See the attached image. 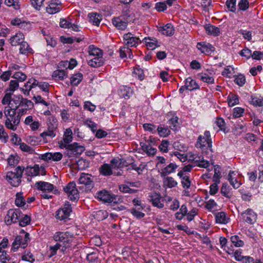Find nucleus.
<instances>
[{
	"label": "nucleus",
	"instance_id": "f257e3e1",
	"mask_svg": "<svg viewBox=\"0 0 263 263\" xmlns=\"http://www.w3.org/2000/svg\"><path fill=\"white\" fill-rule=\"evenodd\" d=\"M5 116L6 117L5 121L6 127L12 130H15L20 122V114L16 115V109L5 107Z\"/></svg>",
	"mask_w": 263,
	"mask_h": 263
},
{
	"label": "nucleus",
	"instance_id": "f03ea898",
	"mask_svg": "<svg viewBox=\"0 0 263 263\" xmlns=\"http://www.w3.org/2000/svg\"><path fill=\"white\" fill-rule=\"evenodd\" d=\"M24 167L18 166L15 169V172H8L6 175V179L13 186H18L21 182L22 174Z\"/></svg>",
	"mask_w": 263,
	"mask_h": 263
},
{
	"label": "nucleus",
	"instance_id": "7ed1b4c3",
	"mask_svg": "<svg viewBox=\"0 0 263 263\" xmlns=\"http://www.w3.org/2000/svg\"><path fill=\"white\" fill-rule=\"evenodd\" d=\"M47 130L40 134V137L43 139L46 137H54L56 136L55 130L58 126L57 119L53 116H50L48 118L47 123Z\"/></svg>",
	"mask_w": 263,
	"mask_h": 263
},
{
	"label": "nucleus",
	"instance_id": "20e7f679",
	"mask_svg": "<svg viewBox=\"0 0 263 263\" xmlns=\"http://www.w3.org/2000/svg\"><path fill=\"white\" fill-rule=\"evenodd\" d=\"M196 146L197 148H200L203 149L204 148H208L211 153L213 152L212 149V142L209 131H205L204 133V135H200L198 137Z\"/></svg>",
	"mask_w": 263,
	"mask_h": 263
},
{
	"label": "nucleus",
	"instance_id": "39448f33",
	"mask_svg": "<svg viewBox=\"0 0 263 263\" xmlns=\"http://www.w3.org/2000/svg\"><path fill=\"white\" fill-rule=\"evenodd\" d=\"M62 146L65 148V154L68 157H72L81 155L85 150L84 146L79 145L76 142L70 144H63Z\"/></svg>",
	"mask_w": 263,
	"mask_h": 263
},
{
	"label": "nucleus",
	"instance_id": "423d86ee",
	"mask_svg": "<svg viewBox=\"0 0 263 263\" xmlns=\"http://www.w3.org/2000/svg\"><path fill=\"white\" fill-rule=\"evenodd\" d=\"M29 240V234L25 233L23 237L21 235L17 236L12 243V250L15 252L20 247L25 249L27 246V242Z\"/></svg>",
	"mask_w": 263,
	"mask_h": 263
},
{
	"label": "nucleus",
	"instance_id": "0eeeda50",
	"mask_svg": "<svg viewBox=\"0 0 263 263\" xmlns=\"http://www.w3.org/2000/svg\"><path fill=\"white\" fill-rule=\"evenodd\" d=\"M22 214L18 209L9 210L5 218V221L7 225H10L12 223L17 222Z\"/></svg>",
	"mask_w": 263,
	"mask_h": 263
},
{
	"label": "nucleus",
	"instance_id": "6e6552de",
	"mask_svg": "<svg viewBox=\"0 0 263 263\" xmlns=\"http://www.w3.org/2000/svg\"><path fill=\"white\" fill-rule=\"evenodd\" d=\"M64 190L70 200H76L79 199V192L76 187V184L74 182H69L64 188Z\"/></svg>",
	"mask_w": 263,
	"mask_h": 263
},
{
	"label": "nucleus",
	"instance_id": "1a4fd4ad",
	"mask_svg": "<svg viewBox=\"0 0 263 263\" xmlns=\"http://www.w3.org/2000/svg\"><path fill=\"white\" fill-rule=\"evenodd\" d=\"M190 160L199 167L207 168L210 165L209 161L205 160L201 155H192L190 156Z\"/></svg>",
	"mask_w": 263,
	"mask_h": 263
},
{
	"label": "nucleus",
	"instance_id": "9d476101",
	"mask_svg": "<svg viewBox=\"0 0 263 263\" xmlns=\"http://www.w3.org/2000/svg\"><path fill=\"white\" fill-rule=\"evenodd\" d=\"M73 238V235L70 234L69 232H58L53 236V239L56 241L63 242L65 245L69 243Z\"/></svg>",
	"mask_w": 263,
	"mask_h": 263
},
{
	"label": "nucleus",
	"instance_id": "9b49d317",
	"mask_svg": "<svg viewBox=\"0 0 263 263\" xmlns=\"http://www.w3.org/2000/svg\"><path fill=\"white\" fill-rule=\"evenodd\" d=\"M123 39L125 41V43L127 46V47L128 48L136 47L141 42V40L140 37L135 36L134 34L130 32L125 34L124 35Z\"/></svg>",
	"mask_w": 263,
	"mask_h": 263
},
{
	"label": "nucleus",
	"instance_id": "f8f14e48",
	"mask_svg": "<svg viewBox=\"0 0 263 263\" xmlns=\"http://www.w3.org/2000/svg\"><path fill=\"white\" fill-rule=\"evenodd\" d=\"M97 198L104 202H116V196L106 190H102L97 193Z\"/></svg>",
	"mask_w": 263,
	"mask_h": 263
},
{
	"label": "nucleus",
	"instance_id": "ddd939ff",
	"mask_svg": "<svg viewBox=\"0 0 263 263\" xmlns=\"http://www.w3.org/2000/svg\"><path fill=\"white\" fill-rule=\"evenodd\" d=\"M244 221L249 224H253L257 220V215L252 209H248L241 214Z\"/></svg>",
	"mask_w": 263,
	"mask_h": 263
},
{
	"label": "nucleus",
	"instance_id": "4468645a",
	"mask_svg": "<svg viewBox=\"0 0 263 263\" xmlns=\"http://www.w3.org/2000/svg\"><path fill=\"white\" fill-rule=\"evenodd\" d=\"M128 20L124 15L114 17L112 19V23L119 30H125L128 25Z\"/></svg>",
	"mask_w": 263,
	"mask_h": 263
},
{
	"label": "nucleus",
	"instance_id": "2eb2a0df",
	"mask_svg": "<svg viewBox=\"0 0 263 263\" xmlns=\"http://www.w3.org/2000/svg\"><path fill=\"white\" fill-rule=\"evenodd\" d=\"M162 197L160 193L156 192L150 193L148 195V200L152 205L159 209H162L164 207L163 203L161 202Z\"/></svg>",
	"mask_w": 263,
	"mask_h": 263
},
{
	"label": "nucleus",
	"instance_id": "dca6fc26",
	"mask_svg": "<svg viewBox=\"0 0 263 263\" xmlns=\"http://www.w3.org/2000/svg\"><path fill=\"white\" fill-rule=\"evenodd\" d=\"M61 3L58 0L50 1L48 6L46 8V11L49 14H54L61 10Z\"/></svg>",
	"mask_w": 263,
	"mask_h": 263
},
{
	"label": "nucleus",
	"instance_id": "f3484780",
	"mask_svg": "<svg viewBox=\"0 0 263 263\" xmlns=\"http://www.w3.org/2000/svg\"><path fill=\"white\" fill-rule=\"evenodd\" d=\"M228 179L231 185L234 189H238L242 184L241 181L236 177V173L234 171H230L229 173Z\"/></svg>",
	"mask_w": 263,
	"mask_h": 263
},
{
	"label": "nucleus",
	"instance_id": "a211bd4d",
	"mask_svg": "<svg viewBox=\"0 0 263 263\" xmlns=\"http://www.w3.org/2000/svg\"><path fill=\"white\" fill-rule=\"evenodd\" d=\"M197 48L202 53L206 54H210L214 51V47L211 44L209 43L206 44L205 42L198 43Z\"/></svg>",
	"mask_w": 263,
	"mask_h": 263
},
{
	"label": "nucleus",
	"instance_id": "6ab92c4d",
	"mask_svg": "<svg viewBox=\"0 0 263 263\" xmlns=\"http://www.w3.org/2000/svg\"><path fill=\"white\" fill-rule=\"evenodd\" d=\"M215 221L217 223L225 224L230 221V218L224 212H219L215 214Z\"/></svg>",
	"mask_w": 263,
	"mask_h": 263
},
{
	"label": "nucleus",
	"instance_id": "aec40b11",
	"mask_svg": "<svg viewBox=\"0 0 263 263\" xmlns=\"http://www.w3.org/2000/svg\"><path fill=\"white\" fill-rule=\"evenodd\" d=\"M24 40L25 37L23 33L18 32L10 39V43L12 46H15L22 43Z\"/></svg>",
	"mask_w": 263,
	"mask_h": 263
},
{
	"label": "nucleus",
	"instance_id": "412c9836",
	"mask_svg": "<svg viewBox=\"0 0 263 263\" xmlns=\"http://www.w3.org/2000/svg\"><path fill=\"white\" fill-rule=\"evenodd\" d=\"M25 124L29 125L32 130H36L40 126V123L38 121H34L32 116L27 117L25 120Z\"/></svg>",
	"mask_w": 263,
	"mask_h": 263
},
{
	"label": "nucleus",
	"instance_id": "4be33fe9",
	"mask_svg": "<svg viewBox=\"0 0 263 263\" xmlns=\"http://www.w3.org/2000/svg\"><path fill=\"white\" fill-rule=\"evenodd\" d=\"M178 166L173 163H171L164 168L161 170L160 175L162 177H165L172 173L175 172Z\"/></svg>",
	"mask_w": 263,
	"mask_h": 263
},
{
	"label": "nucleus",
	"instance_id": "5701e85b",
	"mask_svg": "<svg viewBox=\"0 0 263 263\" xmlns=\"http://www.w3.org/2000/svg\"><path fill=\"white\" fill-rule=\"evenodd\" d=\"M185 88L186 90L192 91L199 88V86L196 81L191 77L186 78L185 80Z\"/></svg>",
	"mask_w": 263,
	"mask_h": 263
},
{
	"label": "nucleus",
	"instance_id": "b1692460",
	"mask_svg": "<svg viewBox=\"0 0 263 263\" xmlns=\"http://www.w3.org/2000/svg\"><path fill=\"white\" fill-rule=\"evenodd\" d=\"M38 189L43 192H51L53 189V184L46 182H37L35 184Z\"/></svg>",
	"mask_w": 263,
	"mask_h": 263
},
{
	"label": "nucleus",
	"instance_id": "393cba45",
	"mask_svg": "<svg viewBox=\"0 0 263 263\" xmlns=\"http://www.w3.org/2000/svg\"><path fill=\"white\" fill-rule=\"evenodd\" d=\"M159 31L162 34L167 36H171L174 33V29L171 24H167L163 27H159Z\"/></svg>",
	"mask_w": 263,
	"mask_h": 263
},
{
	"label": "nucleus",
	"instance_id": "a878e982",
	"mask_svg": "<svg viewBox=\"0 0 263 263\" xmlns=\"http://www.w3.org/2000/svg\"><path fill=\"white\" fill-rule=\"evenodd\" d=\"M52 77L55 80H63L68 77V74L66 70L58 69L53 72Z\"/></svg>",
	"mask_w": 263,
	"mask_h": 263
},
{
	"label": "nucleus",
	"instance_id": "bb28decb",
	"mask_svg": "<svg viewBox=\"0 0 263 263\" xmlns=\"http://www.w3.org/2000/svg\"><path fill=\"white\" fill-rule=\"evenodd\" d=\"M112 168H120L126 166V161L123 159H113L110 161Z\"/></svg>",
	"mask_w": 263,
	"mask_h": 263
},
{
	"label": "nucleus",
	"instance_id": "cd10ccee",
	"mask_svg": "<svg viewBox=\"0 0 263 263\" xmlns=\"http://www.w3.org/2000/svg\"><path fill=\"white\" fill-rule=\"evenodd\" d=\"M104 60L103 57H96L90 59L88 62V65L92 67H99L103 65Z\"/></svg>",
	"mask_w": 263,
	"mask_h": 263
},
{
	"label": "nucleus",
	"instance_id": "c85d7f7f",
	"mask_svg": "<svg viewBox=\"0 0 263 263\" xmlns=\"http://www.w3.org/2000/svg\"><path fill=\"white\" fill-rule=\"evenodd\" d=\"M79 181L81 184L90 185L93 182L92 176L89 174L82 173Z\"/></svg>",
	"mask_w": 263,
	"mask_h": 263
},
{
	"label": "nucleus",
	"instance_id": "c756f323",
	"mask_svg": "<svg viewBox=\"0 0 263 263\" xmlns=\"http://www.w3.org/2000/svg\"><path fill=\"white\" fill-rule=\"evenodd\" d=\"M204 28L208 34L217 36L220 34V29L215 26L206 25L204 26Z\"/></svg>",
	"mask_w": 263,
	"mask_h": 263
},
{
	"label": "nucleus",
	"instance_id": "7c9ffc66",
	"mask_svg": "<svg viewBox=\"0 0 263 263\" xmlns=\"http://www.w3.org/2000/svg\"><path fill=\"white\" fill-rule=\"evenodd\" d=\"M112 167L110 164H104L99 168L100 173L105 176H110L112 174Z\"/></svg>",
	"mask_w": 263,
	"mask_h": 263
},
{
	"label": "nucleus",
	"instance_id": "2f4dec72",
	"mask_svg": "<svg viewBox=\"0 0 263 263\" xmlns=\"http://www.w3.org/2000/svg\"><path fill=\"white\" fill-rule=\"evenodd\" d=\"M90 56L96 57H103V51L102 50L95 47L94 45H90L88 47V51Z\"/></svg>",
	"mask_w": 263,
	"mask_h": 263
},
{
	"label": "nucleus",
	"instance_id": "473e14b6",
	"mask_svg": "<svg viewBox=\"0 0 263 263\" xmlns=\"http://www.w3.org/2000/svg\"><path fill=\"white\" fill-rule=\"evenodd\" d=\"M89 21L93 24V25L98 26L102 20V16L95 12H92L88 14Z\"/></svg>",
	"mask_w": 263,
	"mask_h": 263
},
{
	"label": "nucleus",
	"instance_id": "72a5a7b5",
	"mask_svg": "<svg viewBox=\"0 0 263 263\" xmlns=\"http://www.w3.org/2000/svg\"><path fill=\"white\" fill-rule=\"evenodd\" d=\"M83 78V74L81 73L78 72L73 74L70 77V84L72 86H78L80 83L82 81Z\"/></svg>",
	"mask_w": 263,
	"mask_h": 263
},
{
	"label": "nucleus",
	"instance_id": "f704fd0d",
	"mask_svg": "<svg viewBox=\"0 0 263 263\" xmlns=\"http://www.w3.org/2000/svg\"><path fill=\"white\" fill-rule=\"evenodd\" d=\"M26 174L29 176H37L39 174V167L38 165H35L33 167L27 166L25 169L24 168Z\"/></svg>",
	"mask_w": 263,
	"mask_h": 263
},
{
	"label": "nucleus",
	"instance_id": "c9c22d12",
	"mask_svg": "<svg viewBox=\"0 0 263 263\" xmlns=\"http://www.w3.org/2000/svg\"><path fill=\"white\" fill-rule=\"evenodd\" d=\"M231 189L227 183H223L221 188V194L227 198H230L232 196V193L231 192Z\"/></svg>",
	"mask_w": 263,
	"mask_h": 263
},
{
	"label": "nucleus",
	"instance_id": "e433bc0d",
	"mask_svg": "<svg viewBox=\"0 0 263 263\" xmlns=\"http://www.w3.org/2000/svg\"><path fill=\"white\" fill-rule=\"evenodd\" d=\"M20 53L23 54H26L28 53L31 52L32 49L30 48L28 44L24 41L22 43L20 44Z\"/></svg>",
	"mask_w": 263,
	"mask_h": 263
},
{
	"label": "nucleus",
	"instance_id": "4c0bfd02",
	"mask_svg": "<svg viewBox=\"0 0 263 263\" xmlns=\"http://www.w3.org/2000/svg\"><path fill=\"white\" fill-rule=\"evenodd\" d=\"M142 148L148 156L154 155L157 152L156 148L153 147L150 144H143L142 145Z\"/></svg>",
	"mask_w": 263,
	"mask_h": 263
},
{
	"label": "nucleus",
	"instance_id": "58836bf2",
	"mask_svg": "<svg viewBox=\"0 0 263 263\" xmlns=\"http://www.w3.org/2000/svg\"><path fill=\"white\" fill-rule=\"evenodd\" d=\"M163 184L165 186L172 188L177 185V182L172 177H166L164 178Z\"/></svg>",
	"mask_w": 263,
	"mask_h": 263
},
{
	"label": "nucleus",
	"instance_id": "ea45409f",
	"mask_svg": "<svg viewBox=\"0 0 263 263\" xmlns=\"http://www.w3.org/2000/svg\"><path fill=\"white\" fill-rule=\"evenodd\" d=\"M72 132L70 128H67L64 132L63 140L64 144H69V143L72 140Z\"/></svg>",
	"mask_w": 263,
	"mask_h": 263
},
{
	"label": "nucleus",
	"instance_id": "a19ab883",
	"mask_svg": "<svg viewBox=\"0 0 263 263\" xmlns=\"http://www.w3.org/2000/svg\"><path fill=\"white\" fill-rule=\"evenodd\" d=\"M250 103L254 106H263V97L251 96Z\"/></svg>",
	"mask_w": 263,
	"mask_h": 263
},
{
	"label": "nucleus",
	"instance_id": "79ce46f5",
	"mask_svg": "<svg viewBox=\"0 0 263 263\" xmlns=\"http://www.w3.org/2000/svg\"><path fill=\"white\" fill-rule=\"evenodd\" d=\"M228 100V104L230 106H234L239 103V97L235 94H230Z\"/></svg>",
	"mask_w": 263,
	"mask_h": 263
},
{
	"label": "nucleus",
	"instance_id": "37998d69",
	"mask_svg": "<svg viewBox=\"0 0 263 263\" xmlns=\"http://www.w3.org/2000/svg\"><path fill=\"white\" fill-rule=\"evenodd\" d=\"M15 203L17 206H23L25 205L26 202L22 193H17L16 194Z\"/></svg>",
	"mask_w": 263,
	"mask_h": 263
},
{
	"label": "nucleus",
	"instance_id": "c03bdc74",
	"mask_svg": "<svg viewBox=\"0 0 263 263\" xmlns=\"http://www.w3.org/2000/svg\"><path fill=\"white\" fill-rule=\"evenodd\" d=\"M143 40L145 41V44L148 48H151V49H154L156 47H157V42L155 39H152L149 37H145L143 39Z\"/></svg>",
	"mask_w": 263,
	"mask_h": 263
},
{
	"label": "nucleus",
	"instance_id": "a18cd8bd",
	"mask_svg": "<svg viewBox=\"0 0 263 263\" xmlns=\"http://www.w3.org/2000/svg\"><path fill=\"white\" fill-rule=\"evenodd\" d=\"M108 217V213L106 211L99 210L97 211L95 215V218L99 221L103 220Z\"/></svg>",
	"mask_w": 263,
	"mask_h": 263
},
{
	"label": "nucleus",
	"instance_id": "49530a36",
	"mask_svg": "<svg viewBox=\"0 0 263 263\" xmlns=\"http://www.w3.org/2000/svg\"><path fill=\"white\" fill-rule=\"evenodd\" d=\"M221 171L219 166H215L214 175L213 176V181L216 183L220 182V178H221Z\"/></svg>",
	"mask_w": 263,
	"mask_h": 263
},
{
	"label": "nucleus",
	"instance_id": "de8ad7c7",
	"mask_svg": "<svg viewBox=\"0 0 263 263\" xmlns=\"http://www.w3.org/2000/svg\"><path fill=\"white\" fill-rule=\"evenodd\" d=\"M231 240L232 243L237 247H242L244 245L243 241L240 239L237 235L232 236L231 237Z\"/></svg>",
	"mask_w": 263,
	"mask_h": 263
},
{
	"label": "nucleus",
	"instance_id": "09e8293b",
	"mask_svg": "<svg viewBox=\"0 0 263 263\" xmlns=\"http://www.w3.org/2000/svg\"><path fill=\"white\" fill-rule=\"evenodd\" d=\"M140 210L136 209V208H132L129 211L132 215L138 219H141L144 217L145 214L139 211Z\"/></svg>",
	"mask_w": 263,
	"mask_h": 263
},
{
	"label": "nucleus",
	"instance_id": "8fccbe9b",
	"mask_svg": "<svg viewBox=\"0 0 263 263\" xmlns=\"http://www.w3.org/2000/svg\"><path fill=\"white\" fill-rule=\"evenodd\" d=\"M60 211H63L65 215H66L69 217L70 213L72 212V209L71 207V204L69 202H66L64 205V207L61 209H59Z\"/></svg>",
	"mask_w": 263,
	"mask_h": 263
},
{
	"label": "nucleus",
	"instance_id": "3c124183",
	"mask_svg": "<svg viewBox=\"0 0 263 263\" xmlns=\"http://www.w3.org/2000/svg\"><path fill=\"white\" fill-rule=\"evenodd\" d=\"M236 0H227L226 1V5L229 11L233 12L236 11Z\"/></svg>",
	"mask_w": 263,
	"mask_h": 263
},
{
	"label": "nucleus",
	"instance_id": "603ef678",
	"mask_svg": "<svg viewBox=\"0 0 263 263\" xmlns=\"http://www.w3.org/2000/svg\"><path fill=\"white\" fill-rule=\"evenodd\" d=\"M12 78H13L15 79H16L17 81L23 82L26 79L27 76L24 73L20 71H17L15 72L14 73L13 76H12Z\"/></svg>",
	"mask_w": 263,
	"mask_h": 263
},
{
	"label": "nucleus",
	"instance_id": "864d4df0",
	"mask_svg": "<svg viewBox=\"0 0 263 263\" xmlns=\"http://www.w3.org/2000/svg\"><path fill=\"white\" fill-rule=\"evenodd\" d=\"M170 145V142L166 140H163L161 144L159 146V148L163 153H167L168 151V146Z\"/></svg>",
	"mask_w": 263,
	"mask_h": 263
},
{
	"label": "nucleus",
	"instance_id": "5fc2aeb1",
	"mask_svg": "<svg viewBox=\"0 0 263 263\" xmlns=\"http://www.w3.org/2000/svg\"><path fill=\"white\" fill-rule=\"evenodd\" d=\"M234 82L238 85L242 86L246 83V78L242 74H239L235 77Z\"/></svg>",
	"mask_w": 263,
	"mask_h": 263
},
{
	"label": "nucleus",
	"instance_id": "6e6d98bb",
	"mask_svg": "<svg viewBox=\"0 0 263 263\" xmlns=\"http://www.w3.org/2000/svg\"><path fill=\"white\" fill-rule=\"evenodd\" d=\"M8 134L5 132L3 125L0 124V139L2 141L6 142L8 140Z\"/></svg>",
	"mask_w": 263,
	"mask_h": 263
},
{
	"label": "nucleus",
	"instance_id": "4d7b16f0",
	"mask_svg": "<svg viewBox=\"0 0 263 263\" xmlns=\"http://www.w3.org/2000/svg\"><path fill=\"white\" fill-rule=\"evenodd\" d=\"M7 161L10 166L14 167L16 165L18 162V157L17 156L11 155L8 158Z\"/></svg>",
	"mask_w": 263,
	"mask_h": 263
},
{
	"label": "nucleus",
	"instance_id": "13d9d810",
	"mask_svg": "<svg viewBox=\"0 0 263 263\" xmlns=\"http://www.w3.org/2000/svg\"><path fill=\"white\" fill-rule=\"evenodd\" d=\"M238 6L240 10L245 11L249 8V3L248 0H240Z\"/></svg>",
	"mask_w": 263,
	"mask_h": 263
},
{
	"label": "nucleus",
	"instance_id": "bf43d9fd",
	"mask_svg": "<svg viewBox=\"0 0 263 263\" xmlns=\"http://www.w3.org/2000/svg\"><path fill=\"white\" fill-rule=\"evenodd\" d=\"M157 130L159 135L161 137H166L168 136L170 132L167 128L161 126L158 127Z\"/></svg>",
	"mask_w": 263,
	"mask_h": 263
},
{
	"label": "nucleus",
	"instance_id": "052dcab7",
	"mask_svg": "<svg viewBox=\"0 0 263 263\" xmlns=\"http://www.w3.org/2000/svg\"><path fill=\"white\" fill-rule=\"evenodd\" d=\"M32 6L37 10L41 9L45 0H30Z\"/></svg>",
	"mask_w": 263,
	"mask_h": 263
},
{
	"label": "nucleus",
	"instance_id": "680f3d73",
	"mask_svg": "<svg viewBox=\"0 0 263 263\" xmlns=\"http://www.w3.org/2000/svg\"><path fill=\"white\" fill-rule=\"evenodd\" d=\"M18 87V83L16 80H11L10 82L9 88L7 91H10V92H13Z\"/></svg>",
	"mask_w": 263,
	"mask_h": 263
},
{
	"label": "nucleus",
	"instance_id": "e2e57ef3",
	"mask_svg": "<svg viewBox=\"0 0 263 263\" xmlns=\"http://www.w3.org/2000/svg\"><path fill=\"white\" fill-rule=\"evenodd\" d=\"M143 127L145 130L148 131L151 133H155L156 132V127L153 124L145 123L143 125Z\"/></svg>",
	"mask_w": 263,
	"mask_h": 263
},
{
	"label": "nucleus",
	"instance_id": "0e129e2a",
	"mask_svg": "<svg viewBox=\"0 0 263 263\" xmlns=\"http://www.w3.org/2000/svg\"><path fill=\"white\" fill-rule=\"evenodd\" d=\"M23 100V98L21 95H18L15 96L12 100L11 101H12L15 106V108L17 109L18 106H21L22 101Z\"/></svg>",
	"mask_w": 263,
	"mask_h": 263
},
{
	"label": "nucleus",
	"instance_id": "69168bd1",
	"mask_svg": "<svg viewBox=\"0 0 263 263\" xmlns=\"http://www.w3.org/2000/svg\"><path fill=\"white\" fill-rule=\"evenodd\" d=\"M201 80L206 83L212 84L214 82V79L212 77L209 76L206 73L203 74L200 78Z\"/></svg>",
	"mask_w": 263,
	"mask_h": 263
},
{
	"label": "nucleus",
	"instance_id": "338daca9",
	"mask_svg": "<svg viewBox=\"0 0 263 263\" xmlns=\"http://www.w3.org/2000/svg\"><path fill=\"white\" fill-rule=\"evenodd\" d=\"M30 222V218L29 216L25 215L19 221V224L21 227H25Z\"/></svg>",
	"mask_w": 263,
	"mask_h": 263
},
{
	"label": "nucleus",
	"instance_id": "774afa93",
	"mask_svg": "<svg viewBox=\"0 0 263 263\" xmlns=\"http://www.w3.org/2000/svg\"><path fill=\"white\" fill-rule=\"evenodd\" d=\"M155 8L158 11H164L167 8L166 4L165 2L157 3L155 5Z\"/></svg>",
	"mask_w": 263,
	"mask_h": 263
}]
</instances>
